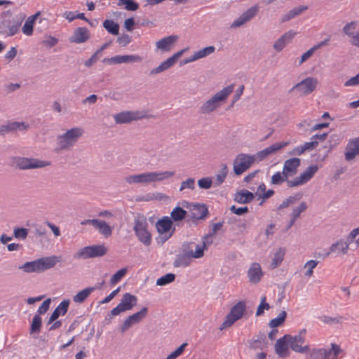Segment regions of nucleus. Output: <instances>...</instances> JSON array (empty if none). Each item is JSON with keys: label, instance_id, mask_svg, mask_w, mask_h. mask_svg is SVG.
Wrapping results in <instances>:
<instances>
[{"label": "nucleus", "instance_id": "f257e3e1", "mask_svg": "<svg viewBox=\"0 0 359 359\" xmlns=\"http://www.w3.org/2000/svg\"><path fill=\"white\" fill-rule=\"evenodd\" d=\"M148 225L147 219L143 215L135 217L133 230L138 240L146 246L151 243V234L148 231Z\"/></svg>", "mask_w": 359, "mask_h": 359}, {"label": "nucleus", "instance_id": "f03ea898", "mask_svg": "<svg viewBox=\"0 0 359 359\" xmlns=\"http://www.w3.org/2000/svg\"><path fill=\"white\" fill-rule=\"evenodd\" d=\"M83 130L80 128H73L62 135L57 136L59 150L68 149L72 147L82 135Z\"/></svg>", "mask_w": 359, "mask_h": 359}, {"label": "nucleus", "instance_id": "7ed1b4c3", "mask_svg": "<svg viewBox=\"0 0 359 359\" xmlns=\"http://www.w3.org/2000/svg\"><path fill=\"white\" fill-rule=\"evenodd\" d=\"M245 309L246 304L245 302L240 301L236 303L226 316L224 322L219 327V330H223L224 329L231 327L236 321L243 317Z\"/></svg>", "mask_w": 359, "mask_h": 359}, {"label": "nucleus", "instance_id": "20e7f679", "mask_svg": "<svg viewBox=\"0 0 359 359\" xmlns=\"http://www.w3.org/2000/svg\"><path fill=\"white\" fill-rule=\"evenodd\" d=\"M15 167L20 170H30L44 168L50 165V162L34 158L16 156L13 158Z\"/></svg>", "mask_w": 359, "mask_h": 359}, {"label": "nucleus", "instance_id": "39448f33", "mask_svg": "<svg viewBox=\"0 0 359 359\" xmlns=\"http://www.w3.org/2000/svg\"><path fill=\"white\" fill-rule=\"evenodd\" d=\"M156 227L157 231L161 235L160 239L162 243L168 240L176 230L172 219L168 216H164L158 219L156 224Z\"/></svg>", "mask_w": 359, "mask_h": 359}, {"label": "nucleus", "instance_id": "423d86ee", "mask_svg": "<svg viewBox=\"0 0 359 359\" xmlns=\"http://www.w3.org/2000/svg\"><path fill=\"white\" fill-rule=\"evenodd\" d=\"M255 161V156L244 153L238 154L233 161V172L240 175L245 172Z\"/></svg>", "mask_w": 359, "mask_h": 359}, {"label": "nucleus", "instance_id": "0eeeda50", "mask_svg": "<svg viewBox=\"0 0 359 359\" xmlns=\"http://www.w3.org/2000/svg\"><path fill=\"white\" fill-rule=\"evenodd\" d=\"M358 235H359V226L353 229L350 232L345 241L343 240H339L335 243L332 244L330 248V251L327 252L323 257L325 258V257H327L330 253L335 252L337 251H338V252H341L344 255L346 254L349 245L354 241Z\"/></svg>", "mask_w": 359, "mask_h": 359}, {"label": "nucleus", "instance_id": "6e6552de", "mask_svg": "<svg viewBox=\"0 0 359 359\" xmlns=\"http://www.w3.org/2000/svg\"><path fill=\"white\" fill-rule=\"evenodd\" d=\"M107 248L104 245H90L81 248L74 255L77 259H89L104 255Z\"/></svg>", "mask_w": 359, "mask_h": 359}, {"label": "nucleus", "instance_id": "1a4fd4ad", "mask_svg": "<svg viewBox=\"0 0 359 359\" xmlns=\"http://www.w3.org/2000/svg\"><path fill=\"white\" fill-rule=\"evenodd\" d=\"M318 170V167L316 165L309 166L299 176L287 181V187L291 188L307 183L313 177Z\"/></svg>", "mask_w": 359, "mask_h": 359}, {"label": "nucleus", "instance_id": "9d476101", "mask_svg": "<svg viewBox=\"0 0 359 359\" xmlns=\"http://www.w3.org/2000/svg\"><path fill=\"white\" fill-rule=\"evenodd\" d=\"M318 84L317 79L313 77H306L302 81L294 85L290 90V93L297 90L304 95L311 93L316 88Z\"/></svg>", "mask_w": 359, "mask_h": 359}, {"label": "nucleus", "instance_id": "9b49d317", "mask_svg": "<svg viewBox=\"0 0 359 359\" xmlns=\"http://www.w3.org/2000/svg\"><path fill=\"white\" fill-rule=\"evenodd\" d=\"M113 117L116 124H128L142 118V116H140L139 111H124L114 114Z\"/></svg>", "mask_w": 359, "mask_h": 359}, {"label": "nucleus", "instance_id": "f8f14e48", "mask_svg": "<svg viewBox=\"0 0 359 359\" xmlns=\"http://www.w3.org/2000/svg\"><path fill=\"white\" fill-rule=\"evenodd\" d=\"M142 60V57L136 55H116L110 58H104L102 60V62L108 65L114 64H121L126 62H140Z\"/></svg>", "mask_w": 359, "mask_h": 359}, {"label": "nucleus", "instance_id": "ddd939ff", "mask_svg": "<svg viewBox=\"0 0 359 359\" xmlns=\"http://www.w3.org/2000/svg\"><path fill=\"white\" fill-rule=\"evenodd\" d=\"M289 343L290 348L300 353H304L309 351V346L305 345L302 346L305 341V337L302 336V334H297L294 337L289 334Z\"/></svg>", "mask_w": 359, "mask_h": 359}, {"label": "nucleus", "instance_id": "4468645a", "mask_svg": "<svg viewBox=\"0 0 359 359\" xmlns=\"http://www.w3.org/2000/svg\"><path fill=\"white\" fill-rule=\"evenodd\" d=\"M258 8L252 6L248 8L246 11L242 13L231 24V28H236L243 25L247 22L252 20L257 13Z\"/></svg>", "mask_w": 359, "mask_h": 359}, {"label": "nucleus", "instance_id": "2eb2a0df", "mask_svg": "<svg viewBox=\"0 0 359 359\" xmlns=\"http://www.w3.org/2000/svg\"><path fill=\"white\" fill-rule=\"evenodd\" d=\"M28 128L29 125L23 121H8L6 124L0 126V135H4L8 133L17 130H26Z\"/></svg>", "mask_w": 359, "mask_h": 359}, {"label": "nucleus", "instance_id": "dca6fc26", "mask_svg": "<svg viewBox=\"0 0 359 359\" xmlns=\"http://www.w3.org/2000/svg\"><path fill=\"white\" fill-rule=\"evenodd\" d=\"M21 23L20 18L6 19L2 22L3 32L6 33L8 36H13L18 32Z\"/></svg>", "mask_w": 359, "mask_h": 359}, {"label": "nucleus", "instance_id": "f3484780", "mask_svg": "<svg viewBox=\"0 0 359 359\" xmlns=\"http://www.w3.org/2000/svg\"><path fill=\"white\" fill-rule=\"evenodd\" d=\"M209 214L208 208L205 204L196 203L191 209V218L193 222L204 219Z\"/></svg>", "mask_w": 359, "mask_h": 359}, {"label": "nucleus", "instance_id": "a211bd4d", "mask_svg": "<svg viewBox=\"0 0 359 359\" xmlns=\"http://www.w3.org/2000/svg\"><path fill=\"white\" fill-rule=\"evenodd\" d=\"M287 142H279V143H275L266 148H265L263 150H261L258 151L255 156V159L258 158L259 161H262L265 158H266L268 156L275 153L276 151L284 148L285 146L287 145Z\"/></svg>", "mask_w": 359, "mask_h": 359}, {"label": "nucleus", "instance_id": "6ab92c4d", "mask_svg": "<svg viewBox=\"0 0 359 359\" xmlns=\"http://www.w3.org/2000/svg\"><path fill=\"white\" fill-rule=\"evenodd\" d=\"M345 159L348 161L353 160L359 155V137L349 140L346 147Z\"/></svg>", "mask_w": 359, "mask_h": 359}, {"label": "nucleus", "instance_id": "aec40b11", "mask_svg": "<svg viewBox=\"0 0 359 359\" xmlns=\"http://www.w3.org/2000/svg\"><path fill=\"white\" fill-rule=\"evenodd\" d=\"M90 38L88 30L86 27H77L74 29L73 34L69 40L72 43H82Z\"/></svg>", "mask_w": 359, "mask_h": 359}, {"label": "nucleus", "instance_id": "412c9836", "mask_svg": "<svg viewBox=\"0 0 359 359\" xmlns=\"http://www.w3.org/2000/svg\"><path fill=\"white\" fill-rule=\"evenodd\" d=\"M289 334H285L279 338L275 344V351L280 358H285L288 355Z\"/></svg>", "mask_w": 359, "mask_h": 359}, {"label": "nucleus", "instance_id": "4be33fe9", "mask_svg": "<svg viewBox=\"0 0 359 359\" xmlns=\"http://www.w3.org/2000/svg\"><path fill=\"white\" fill-rule=\"evenodd\" d=\"M178 39L177 35H170L158 41L156 43V48L162 52H169L172 49L174 44Z\"/></svg>", "mask_w": 359, "mask_h": 359}, {"label": "nucleus", "instance_id": "5701e85b", "mask_svg": "<svg viewBox=\"0 0 359 359\" xmlns=\"http://www.w3.org/2000/svg\"><path fill=\"white\" fill-rule=\"evenodd\" d=\"M126 183L133 184H148L151 182V172H143L137 175H131L125 178Z\"/></svg>", "mask_w": 359, "mask_h": 359}, {"label": "nucleus", "instance_id": "b1692460", "mask_svg": "<svg viewBox=\"0 0 359 359\" xmlns=\"http://www.w3.org/2000/svg\"><path fill=\"white\" fill-rule=\"evenodd\" d=\"M248 276L249 281L253 284L258 283L261 280L263 272L259 263H253L251 265L248 271Z\"/></svg>", "mask_w": 359, "mask_h": 359}, {"label": "nucleus", "instance_id": "393cba45", "mask_svg": "<svg viewBox=\"0 0 359 359\" xmlns=\"http://www.w3.org/2000/svg\"><path fill=\"white\" fill-rule=\"evenodd\" d=\"M137 297L130 293H125L121 302L118 304L121 306L123 311L131 310L135 306L137 305Z\"/></svg>", "mask_w": 359, "mask_h": 359}, {"label": "nucleus", "instance_id": "a878e982", "mask_svg": "<svg viewBox=\"0 0 359 359\" xmlns=\"http://www.w3.org/2000/svg\"><path fill=\"white\" fill-rule=\"evenodd\" d=\"M295 32L289 31L282 35L273 44V48L278 51H281L286 45L294 38Z\"/></svg>", "mask_w": 359, "mask_h": 359}, {"label": "nucleus", "instance_id": "bb28decb", "mask_svg": "<svg viewBox=\"0 0 359 359\" xmlns=\"http://www.w3.org/2000/svg\"><path fill=\"white\" fill-rule=\"evenodd\" d=\"M60 257L57 256L46 257L38 259L39 263L40 272L53 268L60 262Z\"/></svg>", "mask_w": 359, "mask_h": 359}, {"label": "nucleus", "instance_id": "cd10ccee", "mask_svg": "<svg viewBox=\"0 0 359 359\" xmlns=\"http://www.w3.org/2000/svg\"><path fill=\"white\" fill-rule=\"evenodd\" d=\"M266 337L265 333L263 332H259V334L256 336V339H252L249 342L250 348L254 350H262L264 347L266 346Z\"/></svg>", "mask_w": 359, "mask_h": 359}, {"label": "nucleus", "instance_id": "c85d7f7f", "mask_svg": "<svg viewBox=\"0 0 359 359\" xmlns=\"http://www.w3.org/2000/svg\"><path fill=\"white\" fill-rule=\"evenodd\" d=\"M233 86L230 85L215 93L211 98L213 100L216 104L219 105L221 102H223L226 100L228 96L233 92Z\"/></svg>", "mask_w": 359, "mask_h": 359}, {"label": "nucleus", "instance_id": "c756f323", "mask_svg": "<svg viewBox=\"0 0 359 359\" xmlns=\"http://www.w3.org/2000/svg\"><path fill=\"white\" fill-rule=\"evenodd\" d=\"M255 198L253 193L242 189L235 194L234 200L238 203L246 204L250 203Z\"/></svg>", "mask_w": 359, "mask_h": 359}, {"label": "nucleus", "instance_id": "7c9ffc66", "mask_svg": "<svg viewBox=\"0 0 359 359\" xmlns=\"http://www.w3.org/2000/svg\"><path fill=\"white\" fill-rule=\"evenodd\" d=\"M300 164L301 161L299 158L294 157L289 158L284 162V171L292 172V174L295 175Z\"/></svg>", "mask_w": 359, "mask_h": 359}, {"label": "nucleus", "instance_id": "2f4dec72", "mask_svg": "<svg viewBox=\"0 0 359 359\" xmlns=\"http://www.w3.org/2000/svg\"><path fill=\"white\" fill-rule=\"evenodd\" d=\"M41 12L38 11L35 14L29 16L25 21L23 27L22 32L25 34L27 36H30L33 34V27L35 23V21L40 15Z\"/></svg>", "mask_w": 359, "mask_h": 359}, {"label": "nucleus", "instance_id": "473e14b6", "mask_svg": "<svg viewBox=\"0 0 359 359\" xmlns=\"http://www.w3.org/2000/svg\"><path fill=\"white\" fill-rule=\"evenodd\" d=\"M308 9L307 6H299L297 7H295L292 9H291L287 13L283 15L282 16L281 21L282 22H285L287 21H289L296 16L300 15L304 11H306Z\"/></svg>", "mask_w": 359, "mask_h": 359}, {"label": "nucleus", "instance_id": "72a5a7b5", "mask_svg": "<svg viewBox=\"0 0 359 359\" xmlns=\"http://www.w3.org/2000/svg\"><path fill=\"white\" fill-rule=\"evenodd\" d=\"M70 304L69 299H64L53 311L52 318L57 319L60 315L64 316L67 313Z\"/></svg>", "mask_w": 359, "mask_h": 359}, {"label": "nucleus", "instance_id": "f704fd0d", "mask_svg": "<svg viewBox=\"0 0 359 359\" xmlns=\"http://www.w3.org/2000/svg\"><path fill=\"white\" fill-rule=\"evenodd\" d=\"M174 175V171L151 172V182L163 181Z\"/></svg>", "mask_w": 359, "mask_h": 359}, {"label": "nucleus", "instance_id": "c9c22d12", "mask_svg": "<svg viewBox=\"0 0 359 359\" xmlns=\"http://www.w3.org/2000/svg\"><path fill=\"white\" fill-rule=\"evenodd\" d=\"M187 211L180 206L175 207L170 213V219L172 222H181L184 220L187 216Z\"/></svg>", "mask_w": 359, "mask_h": 359}, {"label": "nucleus", "instance_id": "e433bc0d", "mask_svg": "<svg viewBox=\"0 0 359 359\" xmlns=\"http://www.w3.org/2000/svg\"><path fill=\"white\" fill-rule=\"evenodd\" d=\"M95 289L94 287H89L82 290L73 297V301L76 303H83Z\"/></svg>", "mask_w": 359, "mask_h": 359}, {"label": "nucleus", "instance_id": "4c0bfd02", "mask_svg": "<svg viewBox=\"0 0 359 359\" xmlns=\"http://www.w3.org/2000/svg\"><path fill=\"white\" fill-rule=\"evenodd\" d=\"M95 228L99 230V232L106 238L110 236L112 233L111 226L104 220L98 219Z\"/></svg>", "mask_w": 359, "mask_h": 359}, {"label": "nucleus", "instance_id": "58836bf2", "mask_svg": "<svg viewBox=\"0 0 359 359\" xmlns=\"http://www.w3.org/2000/svg\"><path fill=\"white\" fill-rule=\"evenodd\" d=\"M20 269H22L25 272H40L39 260L36 259L32 262H25L23 265L19 267Z\"/></svg>", "mask_w": 359, "mask_h": 359}, {"label": "nucleus", "instance_id": "ea45409f", "mask_svg": "<svg viewBox=\"0 0 359 359\" xmlns=\"http://www.w3.org/2000/svg\"><path fill=\"white\" fill-rule=\"evenodd\" d=\"M104 28L113 35H118L119 33V25L112 20H105L103 22Z\"/></svg>", "mask_w": 359, "mask_h": 359}, {"label": "nucleus", "instance_id": "a19ab883", "mask_svg": "<svg viewBox=\"0 0 359 359\" xmlns=\"http://www.w3.org/2000/svg\"><path fill=\"white\" fill-rule=\"evenodd\" d=\"M285 255V250L283 248H279L273 255L272 262L270 264V268L273 269L278 266L283 260Z\"/></svg>", "mask_w": 359, "mask_h": 359}, {"label": "nucleus", "instance_id": "79ce46f5", "mask_svg": "<svg viewBox=\"0 0 359 359\" xmlns=\"http://www.w3.org/2000/svg\"><path fill=\"white\" fill-rule=\"evenodd\" d=\"M219 107L216 104L212 98L208 100L199 108V111L201 114H209L215 110Z\"/></svg>", "mask_w": 359, "mask_h": 359}, {"label": "nucleus", "instance_id": "37998d69", "mask_svg": "<svg viewBox=\"0 0 359 359\" xmlns=\"http://www.w3.org/2000/svg\"><path fill=\"white\" fill-rule=\"evenodd\" d=\"M228 172L229 170L227 165L222 164V168L219 173L215 175L216 180L214 182V187L220 186L225 181Z\"/></svg>", "mask_w": 359, "mask_h": 359}, {"label": "nucleus", "instance_id": "c03bdc74", "mask_svg": "<svg viewBox=\"0 0 359 359\" xmlns=\"http://www.w3.org/2000/svg\"><path fill=\"white\" fill-rule=\"evenodd\" d=\"M341 140V135L338 134H332L330 136L327 143L324 148L327 149V153L330 152L334 147L338 145Z\"/></svg>", "mask_w": 359, "mask_h": 359}, {"label": "nucleus", "instance_id": "a18cd8bd", "mask_svg": "<svg viewBox=\"0 0 359 359\" xmlns=\"http://www.w3.org/2000/svg\"><path fill=\"white\" fill-rule=\"evenodd\" d=\"M173 65H174L172 64V62L168 58L166 60L161 62V64L160 65H158L157 67L151 69L149 72V74L155 75L157 74H160V73L168 69Z\"/></svg>", "mask_w": 359, "mask_h": 359}, {"label": "nucleus", "instance_id": "49530a36", "mask_svg": "<svg viewBox=\"0 0 359 359\" xmlns=\"http://www.w3.org/2000/svg\"><path fill=\"white\" fill-rule=\"evenodd\" d=\"M173 65H174L172 64V62L168 58L166 60L161 62V64L160 65H158L157 67L151 69L149 72V74L155 75L157 74H160V73L168 69Z\"/></svg>", "mask_w": 359, "mask_h": 359}, {"label": "nucleus", "instance_id": "de8ad7c7", "mask_svg": "<svg viewBox=\"0 0 359 359\" xmlns=\"http://www.w3.org/2000/svg\"><path fill=\"white\" fill-rule=\"evenodd\" d=\"M309 359H327L326 348H313L309 352Z\"/></svg>", "mask_w": 359, "mask_h": 359}, {"label": "nucleus", "instance_id": "09e8293b", "mask_svg": "<svg viewBox=\"0 0 359 359\" xmlns=\"http://www.w3.org/2000/svg\"><path fill=\"white\" fill-rule=\"evenodd\" d=\"M148 308L143 307L140 311L129 316L134 324L141 322L148 314Z\"/></svg>", "mask_w": 359, "mask_h": 359}, {"label": "nucleus", "instance_id": "8fccbe9b", "mask_svg": "<svg viewBox=\"0 0 359 359\" xmlns=\"http://www.w3.org/2000/svg\"><path fill=\"white\" fill-rule=\"evenodd\" d=\"M287 317V313L285 311H282L277 318L271 319L269 321V325L270 327L276 328L283 325Z\"/></svg>", "mask_w": 359, "mask_h": 359}, {"label": "nucleus", "instance_id": "3c124183", "mask_svg": "<svg viewBox=\"0 0 359 359\" xmlns=\"http://www.w3.org/2000/svg\"><path fill=\"white\" fill-rule=\"evenodd\" d=\"M42 325V319L39 315H35L32 319L29 333H39L41 331V327Z\"/></svg>", "mask_w": 359, "mask_h": 359}, {"label": "nucleus", "instance_id": "603ef678", "mask_svg": "<svg viewBox=\"0 0 359 359\" xmlns=\"http://www.w3.org/2000/svg\"><path fill=\"white\" fill-rule=\"evenodd\" d=\"M343 352L341 347L336 344H331V348L327 349V359H338V356Z\"/></svg>", "mask_w": 359, "mask_h": 359}, {"label": "nucleus", "instance_id": "864d4df0", "mask_svg": "<svg viewBox=\"0 0 359 359\" xmlns=\"http://www.w3.org/2000/svg\"><path fill=\"white\" fill-rule=\"evenodd\" d=\"M189 258L184 254L178 255L173 262V266L175 267L188 266L190 264Z\"/></svg>", "mask_w": 359, "mask_h": 359}, {"label": "nucleus", "instance_id": "5fc2aeb1", "mask_svg": "<svg viewBox=\"0 0 359 359\" xmlns=\"http://www.w3.org/2000/svg\"><path fill=\"white\" fill-rule=\"evenodd\" d=\"M215 50V48L213 46L205 47L201 50H199L194 53V58L197 60L207 57L212 54Z\"/></svg>", "mask_w": 359, "mask_h": 359}, {"label": "nucleus", "instance_id": "6e6d98bb", "mask_svg": "<svg viewBox=\"0 0 359 359\" xmlns=\"http://www.w3.org/2000/svg\"><path fill=\"white\" fill-rule=\"evenodd\" d=\"M176 276L174 273H169L160 277L156 280V285L158 286H164L169 283H172L175 279Z\"/></svg>", "mask_w": 359, "mask_h": 359}, {"label": "nucleus", "instance_id": "4d7b16f0", "mask_svg": "<svg viewBox=\"0 0 359 359\" xmlns=\"http://www.w3.org/2000/svg\"><path fill=\"white\" fill-rule=\"evenodd\" d=\"M125 6V9L135 11L139 8V4L134 0H118V6Z\"/></svg>", "mask_w": 359, "mask_h": 359}, {"label": "nucleus", "instance_id": "13d9d810", "mask_svg": "<svg viewBox=\"0 0 359 359\" xmlns=\"http://www.w3.org/2000/svg\"><path fill=\"white\" fill-rule=\"evenodd\" d=\"M320 321L323 322L324 323L328 324V325H334V324H339L341 323V320L343 319L342 316H337L336 317H331L328 316H322L318 318Z\"/></svg>", "mask_w": 359, "mask_h": 359}, {"label": "nucleus", "instance_id": "bf43d9fd", "mask_svg": "<svg viewBox=\"0 0 359 359\" xmlns=\"http://www.w3.org/2000/svg\"><path fill=\"white\" fill-rule=\"evenodd\" d=\"M308 206L306 202H302L299 206L293 208L290 216L297 219L300 215L307 209Z\"/></svg>", "mask_w": 359, "mask_h": 359}, {"label": "nucleus", "instance_id": "052dcab7", "mask_svg": "<svg viewBox=\"0 0 359 359\" xmlns=\"http://www.w3.org/2000/svg\"><path fill=\"white\" fill-rule=\"evenodd\" d=\"M127 273V269L123 268L120 270H118L116 273H115L110 280L111 285H115L117 283H118L122 278Z\"/></svg>", "mask_w": 359, "mask_h": 359}, {"label": "nucleus", "instance_id": "680f3d73", "mask_svg": "<svg viewBox=\"0 0 359 359\" xmlns=\"http://www.w3.org/2000/svg\"><path fill=\"white\" fill-rule=\"evenodd\" d=\"M266 296H263L262 297L261 302L259 304V306L257 309V311H256L257 316H262L264 313V310H269L271 308L270 305L266 302Z\"/></svg>", "mask_w": 359, "mask_h": 359}, {"label": "nucleus", "instance_id": "e2e57ef3", "mask_svg": "<svg viewBox=\"0 0 359 359\" xmlns=\"http://www.w3.org/2000/svg\"><path fill=\"white\" fill-rule=\"evenodd\" d=\"M28 235V229L23 227H15L13 229V236L15 238L25 239Z\"/></svg>", "mask_w": 359, "mask_h": 359}, {"label": "nucleus", "instance_id": "0e129e2a", "mask_svg": "<svg viewBox=\"0 0 359 359\" xmlns=\"http://www.w3.org/2000/svg\"><path fill=\"white\" fill-rule=\"evenodd\" d=\"M194 245V242L184 243L182 246L183 254L187 255L189 257H193V249Z\"/></svg>", "mask_w": 359, "mask_h": 359}, {"label": "nucleus", "instance_id": "69168bd1", "mask_svg": "<svg viewBox=\"0 0 359 359\" xmlns=\"http://www.w3.org/2000/svg\"><path fill=\"white\" fill-rule=\"evenodd\" d=\"M214 182L210 177H203L198 180V185L201 189H210Z\"/></svg>", "mask_w": 359, "mask_h": 359}, {"label": "nucleus", "instance_id": "338daca9", "mask_svg": "<svg viewBox=\"0 0 359 359\" xmlns=\"http://www.w3.org/2000/svg\"><path fill=\"white\" fill-rule=\"evenodd\" d=\"M357 24V22L355 21H352L349 23H347L343 27L344 32L348 36H351L353 38V36L355 35L353 31L356 28Z\"/></svg>", "mask_w": 359, "mask_h": 359}, {"label": "nucleus", "instance_id": "774afa93", "mask_svg": "<svg viewBox=\"0 0 359 359\" xmlns=\"http://www.w3.org/2000/svg\"><path fill=\"white\" fill-rule=\"evenodd\" d=\"M187 343H183L175 351L172 352L165 359H176L178 356L182 354Z\"/></svg>", "mask_w": 359, "mask_h": 359}]
</instances>
